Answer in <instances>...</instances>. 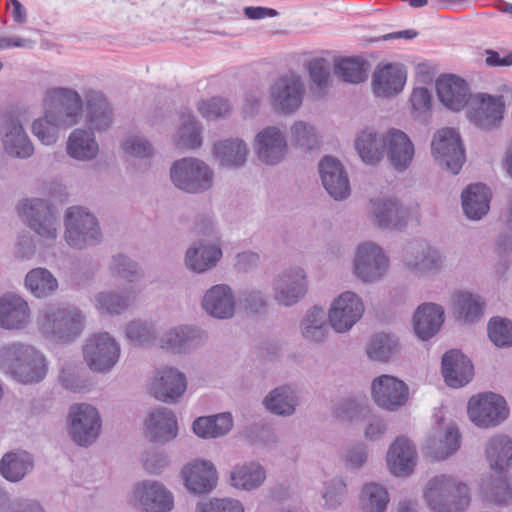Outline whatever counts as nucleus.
I'll list each match as a JSON object with an SVG mask.
<instances>
[{"mask_svg":"<svg viewBox=\"0 0 512 512\" xmlns=\"http://www.w3.org/2000/svg\"><path fill=\"white\" fill-rule=\"evenodd\" d=\"M485 454L495 478L483 480L481 489L485 497L499 506L512 507V488L506 470L512 465V439L506 435H495L486 444Z\"/></svg>","mask_w":512,"mask_h":512,"instance_id":"1","label":"nucleus"},{"mask_svg":"<svg viewBox=\"0 0 512 512\" xmlns=\"http://www.w3.org/2000/svg\"><path fill=\"white\" fill-rule=\"evenodd\" d=\"M0 370L19 383L34 384L46 377L48 364L34 346L12 342L0 348Z\"/></svg>","mask_w":512,"mask_h":512,"instance_id":"2","label":"nucleus"},{"mask_svg":"<svg viewBox=\"0 0 512 512\" xmlns=\"http://www.w3.org/2000/svg\"><path fill=\"white\" fill-rule=\"evenodd\" d=\"M423 496L432 512H464L471 502L467 484L447 474L432 477Z\"/></svg>","mask_w":512,"mask_h":512,"instance_id":"3","label":"nucleus"},{"mask_svg":"<svg viewBox=\"0 0 512 512\" xmlns=\"http://www.w3.org/2000/svg\"><path fill=\"white\" fill-rule=\"evenodd\" d=\"M83 315L72 306L52 305L42 309L38 325L42 333L59 342H69L80 335L83 329Z\"/></svg>","mask_w":512,"mask_h":512,"instance_id":"4","label":"nucleus"},{"mask_svg":"<svg viewBox=\"0 0 512 512\" xmlns=\"http://www.w3.org/2000/svg\"><path fill=\"white\" fill-rule=\"evenodd\" d=\"M65 227V239L72 248L81 250L101 241L102 235L95 216L83 207L67 209Z\"/></svg>","mask_w":512,"mask_h":512,"instance_id":"5","label":"nucleus"},{"mask_svg":"<svg viewBox=\"0 0 512 512\" xmlns=\"http://www.w3.org/2000/svg\"><path fill=\"white\" fill-rule=\"evenodd\" d=\"M0 137L4 151L11 157L27 159L34 153V146L20 122L16 106L6 108L0 117Z\"/></svg>","mask_w":512,"mask_h":512,"instance_id":"6","label":"nucleus"},{"mask_svg":"<svg viewBox=\"0 0 512 512\" xmlns=\"http://www.w3.org/2000/svg\"><path fill=\"white\" fill-rule=\"evenodd\" d=\"M43 107L48 117L58 119L65 127H71L77 124L81 117L83 101L74 89L53 87L45 92Z\"/></svg>","mask_w":512,"mask_h":512,"instance_id":"7","label":"nucleus"},{"mask_svg":"<svg viewBox=\"0 0 512 512\" xmlns=\"http://www.w3.org/2000/svg\"><path fill=\"white\" fill-rule=\"evenodd\" d=\"M170 176L177 188L188 193H198L211 187L213 172L202 160L182 158L174 162Z\"/></svg>","mask_w":512,"mask_h":512,"instance_id":"8","label":"nucleus"},{"mask_svg":"<svg viewBox=\"0 0 512 512\" xmlns=\"http://www.w3.org/2000/svg\"><path fill=\"white\" fill-rule=\"evenodd\" d=\"M19 216L40 237L55 240L59 228L55 208L44 199H26L18 205Z\"/></svg>","mask_w":512,"mask_h":512,"instance_id":"9","label":"nucleus"},{"mask_svg":"<svg viewBox=\"0 0 512 512\" xmlns=\"http://www.w3.org/2000/svg\"><path fill=\"white\" fill-rule=\"evenodd\" d=\"M305 85L302 77L294 72L277 78L270 87V104L283 114H292L302 105Z\"/></svg>","mask_w":512,"mask_h":512,"instance_id":"10","label":"nucleus"},{"mask_svg":"<svg viewBox=\"0 0 512 512\" xmlns=\"http://www.w3.org/2000/svg\"><path fill=\"white\" fill-rule=\"evenodd\" d=\"M508 414L506 400L492 392L474 396L468 402L469 418L478 427L497 426L508 417Z\"/></svg>","mask_w":512,"mask_h":512,"instance_id":"11","label":"nucleus"},{"mask_svg":"<svg viewBox=\"0 0 512 512\" xmlns=\"http://www.w3.org/2000/svg\"><path fill=\"white\" fill-rule=\"evenodd\" d=\"M432 153L442 167L458 174L465 162V151L459 133L453 128L439 130L433 137Z\"/></svg>","mask_w":512,"mask_h":512,"instance_id":"12","label":"nucleus"},{"mask_svg":"<svg viewBox=\"0 0 512 512\" xmlns=\"http://www.w3.org/2000/svg\"><path fill=\"white\" fill-rule=\"evenodd\" d=\"M69 434L80 446L92 444L101 429V418L95 407L90 404H74L69 411Z\"/></svg>","mask_w":512,"mask_h":512,"instance_id":"13","label":"nucleus"},{"mask_svg":"<svg viewBox=\"0 0 512 512\" xmlns=\"http://www.w3.org/2000/svg\"><path fill=\"white\" fill-rule=\"evenodd\" d=\"M83 355L91 370L107 372L118 362L120 347L108 333H98L87 340Z\"/></svg>","mask_w":512,"mask_h":512,"instance_id":"14","label":"nucleus"},{"mask_svg":"<svg viewBox=\"0 0 512 512\" xmlns=\"http://www.w3.org/2000/svg\"><path fill=\"white\" fill-rule=\"evenodd\" d=\"M132 501L145 512H171L174 496L166 486L156 480H143L132 491Z\"/></svg>","mask_w":512,"mask_h":512,"instance_id":"15","label":"nucleus"},{"mask_svg":"<svg viewBox=\"0 0 512 512\" xmlns=\"http://www.w3.org/2000/svg\"><path fill=\"white\" fill-rule=\"evenodd\" d=\"M389 261L383 250L373 242H364L357 248L354 259L356 276L363 282L379 280L387 271Z\"/></svg>","mask_w":512,"mask_h":512,"instance_id":"16","label":"nucleus"},{"mask_svg":"<svg viewBox=\"0 0 512 512\" xmlns=\"http://www.w3.org/2000/svg\"><path fill=\"white\" fill-rule=\"evenodd\" d=\"M364 313V304L354 292L345 291L332 303L329 310V321L338 333L349 331Z\"/></svg>","mask_w":512,"mask_h":512,"instance_id":"17","label":"nucleus"},{"mask_svg":"<svg viewBox=\"0 0 512 512\" xmlns=\"http://www.w3.org/2000/svg\"><path fill=\"white\" fill-rule=\"evenodd\" d=\"M181 478L189 493L202 495L213 491L217 485L218 474L211 461L196 459L183 466Z\"/></svg>","mask_w":512,"mask_h":512,"instance_id":"18","label":"nucleus"},{"mask_svg":"<svg viewBox=\"0 0 512 512\" xmlns=\"http://www.w3.org/2000/svg\"><path fill=\"white\" fill-rule=\"evenodd\" d=\"M503 112L504 103L501 96L479 93L473 97L467 116L477 127L489 130L500 124Z\"/></svg>","mask_w":512,"mask_h":512,"instance_id":"19","label":"nucleus"},{"mask_svg":"<svg viewBox=\"0 0 512 512\" xmlns=\"http://www.w3.org/2000/svg\"><path fill=\"white\" fill-rule=\"evenodd\" d=\"M406 80L407 71L403 64H378L372 76L373 93L377 97H393L403 90Z\"/></svg>","mask_w":512,"mask_h":512,"instance_id":"20","label":"nucleus"},{"mask_svg":"<svg viewBox=\"0 0 512 512\" xmlns=\"http://www.w3.org/2000/svg\"><path fill=\"white\" fill-rule=\"evenodd\" d=\"M371 391L375 403L390 411L404 405L408 399V386L390 375H382L374 379Z\"/></svg>","mask_w":512,"mask_h":512,"instance_id":"21","label":"nucleus"},{"mask_svg":"<svg viewBox=\"0 0 512 512\" xmlns=\"http://www.w3.org/2000/svg\"><path fill=\"white\" fill-rule=\"evenodd\" d=\"M275 300L284 306L296 304L307 292L306 274L302 268H289L274 280Z\"/></svg>","mask_w":512,"mask_h":512,"instance_id":"22","label":"nucleus"},{"mask_svg":"<svg viewBox=\"0 0 512 512\" xmlns=\"http://www.w3.org/2000/svg\"><path fill=\"white\" fill-rule=\"evenodd\" d=\"M255 150L260 161L267 165L278 164L285 156L287 142L282 131L275 126L262 129L255 138Z\"/></svg>","mask_w":512,"mask_h":512,"instance_id":"23","label":"nucleus"},{"mask_svg":"<svg viewBox=\"0 0 512 512\" xmlns=\"http://www.w3.org/2000/svg\"><path fill=\"white\" fill-rule=\"evenodd\" d=\"M31 319L28 303L18 294L0 296V327L7 330L24 329Z\"/></svg>","mask_w":512,"mask_h":512,"instance_id":"24","label":"nucleus"},{"mask_svg":"<svg viewBox=\"0 0 512 512\" xmlns=\"http://www.w3.org/2000/svg\"><path fill=\"white\" fill-rule=\"evenodd\" d=\"M441 364L442 375L449 387H463L473 377L474 368L471 360L459 350L447 351L442 357Z\"/></svg>","mask_w":512,"mask_h":512,"instance_id":"25","label":"nucleus"},{"mask_svg":"<svg viewBox=\"0 0 512 512\" xmlns=\"http://www.w3.org/2000/svg\"><path fill=\"white\" fill-rule=\"evenodd\" d=\"M187 381L183 373L165 367L157 372L151 390L154 397L165 403H175L186 391Z\"/></svg>","mask_w":512,"mask_h":512,"instance_id":"26","label":"nucleus"},{"mask_svg":"<svg viewBox=\"0 0 512 512\" xmlns=\"http://www.w3.org/2000/svg\"><path fill=\"white\" fill-rule=\"evenodd\" d=\"M319 173L326 191L336 200L350 194L348 177L342 164L334 157L325 156L319 163Z\"/></svg>","mask_w":512,"mask_h":512,"instance_id":"27","label":"nucleus"},{"mask_svg":"<svg viewBox=\"0 0 512 512\" xmlns=\"http://www.w3.org/2000/svg\"><path fill=\"white\" fill-rule=\"evenodd\" d=\"M436 91L442 104L452 111L462 110L470 98L467 82L452 74L438 78Z\"/></svg>","mask_w":512,"mask_h":512,"instance_id":"28","label":"nucleus"},{"mask_svg":"<svg viewBox=\"0 0 512 512\" xmlns=\"http://www.w3.org/2000/svg\"><path fill=\"white\" fill-rule=\"evenodd\" d=\"M207 333L196 326H178L165 332L160 338L162 348L182 353L202 345Z\"/></svg>","mask_w":512,"mask_h":512,"instance_id":"29","label":"nucleus"},{"mask_svg":"<svg viewBox=\"0 0 512 512\" xmlns=\"http://www.w3.org/2000/svg\"><path fill=\"white\" fill-rule=\"evenodd\" d=\"M202 307L215 318H231L235 311V299L231 288L225 284L212 286L202 299Z\"/></svg>","mask_w":512,"mask_h":512,"instance_id":"30","label":"nucleus"},{"mask_svg":"<svg viewBox=\"0 0 512 512\" xmlns=\"http://www.w3.org/2000/svg\"><path fill=\"white\" fill-rule=\"evenodd\" d=\"M385 140L392 166L398 171L407 169L414 157V145L407 134L393 128L387 132Z\"/></svg>","mask_w":512,"mask_h":512,"instance_id":"31","label":"nucleus"},{"mask_svg":"<svg viewBox=\"0 0 512 512\" xmlns=\"http://www.w3.org/2000/svg\"><path fill=\"white\" fill-rule=\"evenodd\" d=\"M145 427L152 442H167L177 436L175 415L165 407L153 410L146 419Z\"/></svg>","mask_w":512,"mask_h":512,"instance_id":"32","label":"nucleus"},{"mask_svg":"<svg viewBox=\"0 0 512 512\" xmlns=\"http://www.w3.org/2000/svg\"><path fill=\"white\" fill-rule=\"evenodd\" d=\"M370 205L371 213L379 227L400 228L406 223L408 211L396 199H372Z\"/></svg>","mask_w":512,"mask_h":512,"instance_id":"33","label":"nucleus"},{"mask_svg":"<svg viewBox=\"0 0 512 512\" xmlns=\"http://www.w3.org/2000/svg\"><path fill=\"white\" fill-rule=\"evenodd\" d=\"M416 459V449L412 442L404 437H398L387 453V464L392 474L405 476L413 471Z\"/></svg>","mask_w":512,"mask_h":512,"instance_id":"34","label":"nucleus"},{"mask_svg":"<svg viewBox=\"0 0 512 512\" xmlns=\"http://www.w3.org/2000/svg\"><path fill=\"white\" fill-rule=\"evenodd\" d=\"M443 322V308L434 303H424L414 314L415 334L423 341L428 340L439 331Z\"/></svg>","mask_w":512,"mask_h":512,"instance_id":"35","label":"nucleus"},{"mask_svg":"<svg viewBox=\"0 0 512 512\" xmlns=\"http://www.w3.org/2000/svg\"><path fill=\"white\" fill-rule=\"evenodd\" d=\"M465 215L471 220H479L490 209L491 191L482 183L470 184L461 194Z\"/></svg>","mask_w":512,"mask_h":512,"instance_id":"36","label":"nucleus"},{"mask_svg":"<svg viewBox=\"0 0 512 512\" xmlns=\"http://www.w3.org/2000/svg\"><path fill=\"white\" fill-rule=\"evenodd\" d=\"M355 148L364 163L376 165L383 159L386 151L385 136L374 129L366 128L358 134Z\"/></svg>","mask_w":512,"mask_h":512,"instance_id":"37","label":"nucleus"},{"mask_svg":"<svg viewBox=\"0 0 512 512\" xmlns=\"http://www.w3.org/2000/svg\"><path fill=\"white\" fill-rule=\"evenodd\" d=\"M34 466L33 456L24 450L10 451L0 461V473L10 482L22 480Z\"/></svg>","mask_w":512,"mask_h":512,"instance_id":"38","label":"nucleus"},{"mask_svg":"<svg viewBox=\"0 0 512 512\" xmlns=\"http://www.w3.org/2000/svg\"><path fill=\"white\" fill-rule=\"evenodd\" d=\"M411 250V256L407 254L405 257V263L409 269L418 273H435L442 268V256L435 248L427 244H419Z\"/></svg>","mask_w":512,"mask_h":512,"instance_id":"39","label":"nucleus"},{"mask_svg":"<svg viewBox=\"0 0 512 512\" xmlns=\"http://www.w3.org/2000/svg\"><path fill=\"white\" fill-rule=\"evenodd\" d=\"M87 121L93 129H107L113 119L112 109L105 96L97 91L86 94Z\"/></svg>","mask_w":512,"mask_h":512,"instance_id":"40","label":"nucleus"},{"mask_svg":"<svg viewBox=\"0 0 512 512\" xmlns=\"http://www.w3.org/2000/svg\"><path fill=\"white\" fill-rule=\"evenodd\" d=\"M213 153L220 165L238 168L246 161L247 146L239 138H229L214 144Z\"/></svg>","mask_w":512,"mask_h":512,"instance_id":"41","label":"nucleus"},{"mask_svg":"<svg viewBox=\"0 0 512 512\" xmlns=\"http://www.w3.org/2000/svg\"><path fill=\"white\" fill-rule=\"evenodd\" d=\"M222 257L218 244L205 245L198 242L186 253V265L193 271L204 272L214 267Z\"/></svg>","mask_w":512,"mask_h":512,"instance_id":"42","label":"nucleus"},{"mask_svg":"<svg viewBox=\"0 0 512 512\" xmlns=\"http://www.w3.org/2000/svg\"><path fill=\"white\" fill-rule=\"evenodd\" d=\"M99 147L94 133L85 129H75L67 141V153L74 159L86 161L96 157Z\"/></svg>","mask_w":512,"mask_h":512,"instance_id":"43","label":"nucleus"},{"mask_svg":"<svg viewBox=\"0 0 512 512\" xmlns=\"http://www.w3.org/2000/svg\"><path fill=\"white\" fill-rule=\"evenodd\" d=\"M233 426L230 413L202 416L193 422V430L201 438H217L227 434Z\"/></svg>","mask_w":512,"mask_h":512,"instance_id":"44","label":"nucleus"},{"mask_svg":"<svg viewBox=\"0 0 512 512\" xmlns=\"http://www.w3.org/2000/svg\"><path fill=\"white\" fill-rule=\"evenodd\" d=\"M369 63L358 56L342 57L335 62L334 73L347 83L359 84L368 78Z\"/></svg>","mask_w":512,"mask_h":512,"instance_id":"45","label":"nucleus"},{"mask_svg":"<svg viewBox=\"0 0 512 512\" xmlns=\"http://www.w3.org/2000/svg\"><path fill=\"white\" fill-rule=\"evenodd\" d=\"M484 302L477 295L467 291H456L453 295V309L464 322L473 323L483 314Z\"/></svg>","mask_w":512,"mask_h":512,"instance_id":"46","label":"nucleus"},{"mask_svg":"<svg viewBox=\"0 0 512 512\" xmlns=\"http://www.w3.org/2000/svg\"><path fill=\"white\" fill-rule=\"evenodd\" d=\"M25 286L35 297L44 298L58 289V280L48 269L38 267L27 273Z\"/></svg>","mask_w":512,"mask_h":512,"instance_id":"47","label":"nucleus"},{"mask_svg":"<svg viewBox=\"0 0 512 512\" xmlns=\"http://www.w3.org/2000/svg\"><path fill=\"white\" fill-rule=\"evenodd\" d=\"M461 436L458 429L451 425L437 440L430 438L427 443L429 454L436 460H443L454 454L460 448Z\"/></svg>","mask_w":512,"mask_h":512,"instance_id":"48","label":"nucleus"},{"mask_svg":"<svg viewBox=\"0 0 512 512\" xmlns=\"http://www.w3.org/2000/svg\"><path fill=\"white\" fill-rule=\"evenodd\" d=\"M181 126L177 132V146L196 149L202 144L200 123L191 111H182L180 115Z\"/></svg>","mask_w":512,"mask_h":512,"instance_id":"49","label":"nucleus"},{"mask_svg":"<svg viewBox=\"0 0 512 512\" xmlns=\"http://www.w3.org/2000/svg\"><path fill=\"white\" fill-rule=\"evenodd\" d=\"M264 403L272 413L288 416L295 411L297 396L290 386H280L270 392Z\"/></svg>","mask_w":512,"mask_h":512,"instance_id":"50","label":"nucleus"},{"mask_svg":"<svg viewBox=\"0 0 512 512\" xmlns=\"http://www.w3.org/2000/svg\"><path fill=\"white\" fill-rule=\"evenodd\" d=\"M265 471L255 462L243 464L231 472L232 485L244 490H251L260 486L265 480Z\"/></svg>","mask_w":512,"mask_h":512,"instance_id":"51","label":"nucleus"},{"mask_svg":"<svg viewBox=\"0 0 512 512\" xmlns=\"http://www.w3.org/2000/svg\"><path fill=\"white\" fill-rule=\"evenodd\" d=\"M390 501L387 489L378 483H367L360 493L363 512H385Z\"/></svg>","mask_w":512,"mask_h":512,"instance_id":"52","label":"nucleus"},{"mask_svg":"<svg viewBox=\"0 0 512 512\" xmlns=\"http://www.w3.org/2000/svg\"><path fill=\"white\" fill-rule=\"evenodd\" d=\"M290 141L293 146L304 152L313 151L320 146V137L316 128L301 120L291 126Z\"/></svg>","mask_w":512,"mask_h":512,"instance_id":"53","label":"nucleus"},{"mask_svg":"<svg viewBox=\"0 0 512 512\" xmlns=\"http://www.w3.org/2000/svg\"><path fill=\"white\" fill-rule=\"evenodd\" d=\"M326 316L322 308L313 307L308 310L301 322V332L304 338L315 342L322 341L327 334Z\"/></svg>","mask_w":512,"mask_h":512,"instance_id":"54","label":"nucleus"},{"mask_svg":"<svg viewBox=\"0 0 512 512\" xmlns=\"http://www.w3.org/2000/svg\"><path fill=\"white\" fill-rule=\"evenodd\" d=\"M66 129L64 123L58 121L54 117H48L47 113L44 112V116L35 119L32 123L31 129L33 135L43 144L52 145L58 137L61 129Z\"/></svg>","mask_w":512,"mask_h":512,"instance_id":"55","label":"nucleus"},{"mask_svg":"<svg viewBox=\"0 0 512 512\" xmlns=\"http://www.w3.org/2000/svg\"><path fill=\"white\" fill-rule=\"evenodd\" d=\"M135 293V291H131L122 295L112 291L101 292L96 296V307L102 313L121 314L129 307Z\"/></svg>","mask_w":512,"mask_h":512,"instance_id":"56","label":"nucleus"},{"mask_svg":"<svg viewBox=\"0 0 512 512\" xmlns=\"http://www.w3.org/2000/svg\"><path fill=\"white\" fill-rule=\"evenodd\" d=\"M368 400L365 396L357 395L339 402L334 409L339 421H352L364 417L368 412Z\"/></svg>","mask_w":512,"mask_h":512,"instance_id":"57","label":"nucleus"},{"mask_svg":"<svg viewBox=\"0 0 512 512\" xmlns=\"http://www.w3.org/2000/svg\"><path fill=\"white\" fill-rule=\"evenodd\" d=\"M398 340L391 334L375 335L367 348V355L370 359L377 361H387L397 351Z\"/></svg>","mask_w":512,"mask_h":512,"instance_id":"58","label":"nucleus"},{"mask_svg":"<svg viewBox=\"0 0 512 512\" xmlns=\"http://www.w3.org/2000/svg\"><path fill=\"white\" fill-rule=\"evenodd\" d=\"M488 336L498 347L512 346V322L500 317L492 318L488 324Z\"/></svg>","mask_w":512,"mask_h":512,"instance_id":"59","label":"nucleus"},{"mask_svg":"<svg viewBox=\"0 0 512 512\" xmlns=\"http://www.w3.org/2000/svg\"><path fill=\"white\" fill-rule=\"evenodd\" d=\"M347 493L346 483L342 478L334 477L324 483L323 499L327 509H337L344 501Z\"/></svg>","mask_w":512,"mask_h":512,"instance_id":"60","label":"nucleus"},{"mask_svg":"<svg viewBox=\"0 0 512 512\" xmlns=\"http://www.w3.org/2000/svg\"><path fill=\"white\" fill-rule=\"evenodd\" d=\"M197 108L203 118L215 120L228 115L231 110V105L227 99L216 96L200 101Z\"/></svg>","mask_w":512,"mask_h":512,"instance_id":"61","label":"nucleus"},{"mask_svg":"<svg viewBox=\"0 0 512 512\" xmlns=\"http://www.w3.org/2000/svg\"><path fill=\"white\" fill-rule=\"evenodd\" d=\"M126 336L134 345H145L155 339L156 331L151 323L138 320L127 325Z\"/></svg>","mask_w":512,"mask_h":512,"instance_id":"62","label":"nucleus"},{"mask_svg":"<svg viewBox=\"0 0 512 512\" xmlns=\"http://www.w3.org/2000/svg\"><path fill=\"white\" fill-rule=\"evenodd\" d=\"M123 151L134 157L149 158L153 155L150 142L140 135H130L121 144Z\"/></svg>","mask_w":512,"mask_h":512,"instance_id":"63","label":"nucleus"},{"mask_svg":"<svg viewBox=\"0 0 512 512\" xmlns=\"http://www.w3.org/2000/svg\"><path fill=\"white\" fill-rule=\"evenodd\" d=\"M111 270L128 282H134L140 276L138 264L123 254L113 256Z\"/></svg>","mask_w":512,"mask_h":512,"instance_id":"64","label":"nucleus"}]
</instances>
